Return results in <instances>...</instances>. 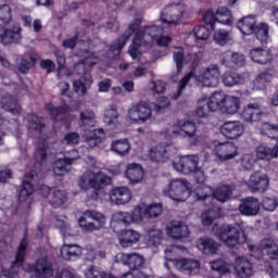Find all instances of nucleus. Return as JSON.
<instances>
[{
	"instance_id": "obj_44",
	"label": "nucleus",
	"mask_w": 278,
	"mask_h": 278,
	"mask_svg": "<svg viewBox=\"0 0 278 278\" xmlns=\"http://www.w3.org/2000/svg\"><path fill=\"white\" fill-rule=\"evenodd\" d=\"M1 105L3 108V110H5L7 112H11V114H18L21 112V104L16 103V100H14V98H12V96L7 94L4 97L1 98Z\"/></svg>"
},
{
	"instance_id": "obj_14",
	"label": "nucleus",
	"mask_w": 278,
	"mask_h": 278,
	"mask_svg": "<svg viewBox=\"0 0 278 278\" xmlns=\"http://www.w3.org/2000/svg\"><path fill=\"white\" fill-rule=\"evenodd\" d=\"M109 197L114 205H127L134 199L131 189L128 187H115L109 192Z\"/></svg>"
},
{
	"instance_id": "obj_47",
	"label": "nucleus",
	"mask_w": 278,
	"mask_h": 278,
	"mask_svg": "<svg viewBox=\"0 0 278 278\" xmlns=\"http://www.w3.org/2000/svg\"><path fill=\"white\" fill-rule=\"evenodd\" d=\"M78 55L83 58L80 60V63L78 64H83L85 68H91V66H94V64H99L101 62V59H99V55L94 53H90L86 50L84 52H79Z\"/></svg>"
},
{
	"instance_id": "obj_10",
	"label": "nucleus",
	"mask_w": 278,
	"mask_h": 278,
	"mask_svg": "<svg viewBox=\"0 0 278 278\" xmlns=\"http://www.w3.org/2000/svg\"><path fill=\"white\" fill-rule=\"evenodd\" d=\"M26 252L27 239H23L16 252L15 261L12 264L11 271L5 270L2 266H0V278H16L18 275V270H16V268H21V266H23V263L25 262Z\"/></svg>"
},
{
	"instance_id": "obj_37",
	"label": "nucleus",
	"mask_w": 278,
	"mask_h": 278,
	"mask_svg": "<svg viewBox=\"0 0 278 278\" xmlns=\"http://www.w3.org/2000/svg\"><path fill=\"white\" fill-rule=\"evenodd\" d=\"M260 249L266 251L267 257L273 262L278 260V245L273 239H264L261 241Z\"/></svg>"
},
{
	"instance_id": "obj_2",
	"label": "nucleus",
	"mask_w": 278,
	"mask_h": 278,
	"mask_svg": "<svg viewBox=\"0 0 278 278\" xmlns=\"http://www.w3.org/2000/svg\"><path fill=\"white\" fill-rule=\"evenodd\" d=\"M218 77H220V72L218 71H193L186 75L179 83L178 91L173 96V99H179L184 88L188 86V81L194 79L199 86H206L207 88H213L218 85Z\"/></svg>"
},
{
	"instance_id": "obj_61",
	"label": "nucleus",
	"mask_w": 278,
	"mask_h": 278,
	"mask_svg": "<svg viewBox=\"0 0 278 278\" xmlns=\"http://www.w3.org/2000/svg\"><path fill=\"white\" fill-rule=\"evenodd\" d=\"M192 34L195 39L198 40H207L210 36H212V33L210 31V28L205 26H195L192 30Z\"/></svg>"
},
{
	"instance_id": "obj_27",
	"label": "nucleus",
	"mask_w": 278,
	"mask_h": 278,
	"mask_svg": "<svg viewBox=\"0 0 278 278\" xmlns=\"http://www.w3.org/2000/svg\"><path fill=\"white\" fill-rule=\"evenodd\" d=\"M128 225H131V213L117 212L113 214L111 227L114 231H118V229L127 227Z\"/></svg>"
},
{
	"instance_id": "obj_12",
	"label": "nucleus",
	"mask_w": 278,
	"mask_h": 278,
	"mask_svg": "<svg viewBox=\"0 0 278 278\" xmlns=\"http://www.w3.org/2000/svg\"><path fill=\"white\" fill-rule=\"evenodd\" d=\"M168 136H179L180 138H197V124L180 119L167 130Z\"/></svg>"
},
{
	"instance_id": "obj_35",
	"label": "nucleus",
	"mask_w": 278,
	"mask_h": 278,
	"mask_svg": "<svg viewBox=\"0 0 278 278\" xmlns=\"http://www.w3.org/2000/svg\"><path fill=\"white\" fill-rule=\"evenodd\" d=\"M90 86H92V76L90 73L86 72L80 79L74 80V92H80V94L84 96L88 92Z\"/></svg>"
},
{
	"instance_id": "obj_19",
	"label": "nucleus",
	"mask_w": 278,
	"mask_h": 278,
	"mask_svg": "<svg viewBox=\"0 0 278 278\" xmlns=\"http://www.w3.org/2000/svg\"><path fill=\"white\" fill-rule=\"evenodd\" d=\"M216 155L224 162L238 157V147L231 142L218 143L215 148Z\"/></svg>"
},
{
	"instance_id": "obj_39",
	"label": "nucleus",
	"mask_w": 278,
	"mask_h": 278,
	"mask_svg": "<svg viewBox=\"0 0 278 278\" xmlns=\"http://www.w3.org/2000/svg\"><path fill=\"white\" fill-rule=\"evenodd\" d=\"M227 96L223 92H214L207 103V108L210 112H218V110H223L225 105V99Z\"/></svg>"
},
{
	"instance_id": "obj_28",
	"label": "nucleus",
	"mask_w": 278,
	"mask_h": 278,
	"mask_svg": "<svg viewBox=\"0 0 278 278\" xmlns=\"http://www.w3.org/2000/svg\"><path fill=\"white\" fill-rule=\"evenodd\" d=\"M250 58L255 64H268L273 60V54L268 49L254 48L250 51Z\"/></svg>"
},
{
	"instance_id": "obj_32",
	"label": "nucleus",
	"mask_w": 278,
	"mask_h": 278,
	"mask_svg": "<svg viewBox=\"0 0 278 278\" xmlns=\"http://www.w3.org/2000/svg\"><path fill=\"white\" fill-rule=\"evenodd\" d=\"M75 160H77V157H64L55 161L53 167L54 175H56V177H62L63 175H66V173H70L71 166Z\"/></svg>"
},
{
	"instance_id": "obj_52",
	"label": "nucleus",
	"mask_w": 278,
	"mask_h": 278,
	"mask_svg": "<svg viewBox=\"0 0 278 278\" xmlns=\"http://www.w3.org/2000/svg\"><path fill=\"white\" fill-rule=\"evenodd\" d=\"M213 38L214 41L220 47H225V45H228V42H231V40H233V36H231V33L226 29L216 30Z\"/></svg>"
},
{
	"instance_id": "obj_15",
	"label": "nucleus",
	"mask_w": 278,
	"mask_h": 278,
	"mask_svg": "<svg viewBox=\"0 0 278 278\" xmlns=\"http://www.w3.org/2000/svg\"><path fill=\"white\" fill-rule=\"evenodd\" d=\"M174 168L178 173L190 175V173H197L199 169V157L197 155H187L180 157L179 162L173 163Z\"/></svg>"
},
{
	"instance_id": "obj_3",
	"label": "nucleus",
	"mask_w": 278,
	"mask_h": 278,
	"mask_svg": "<svg viewBox=\"0 0 278 278\" xmlns=\"http://www.w3.org/2000/svg\"><path fill=\"white\" fill-rule=\"evenodd\" d=\"M179 249V245H170L166 248L164 251L166 262H170V264L181 273H186L187 275H197L201 268V263L193 258L175 260V253H177Z\"/></svg>"
},
{
	"instance_id": "obj_1",
	"label": "nucleus",
	"mask_w": 278,
	"mask_h": 278,
	"mask_svg": "<svg viewBox=\"0 0 278 278\" xmlns=\"http://www.w3.org/2000/svg\"><path fill=\"white\" fill-rule=\"evenodd\" d=\"M186 16L185 4H174L166 8L161 14V22L155 24L142 25V20L136 18L129 26L125 35L119 37L109 49L106 58H116L121 55L123 47H125L129 36L135 35L132 43L128 49V53L132 60H136L140 53L148 51L151 42H156L159 47H166L170 42V38L164 35V27L160 25H179L181 17Z\"/></svg>"
},
{
	"instance_id": "obj_41",
	"label": "nucleus",
	"mask_w": 278,
	"mask_h": 278,
	"mask_svg": "<svg viewBox=\"0 0 278 278\" xmlns=\"http://www.w3.org/2000/svg\"><path fill=\"white\" fill-rule=\"evenodd\" d=\"M229 60L235 64V66H238L239 68L244 66L245 58L239 52H225L222 55L223 64H226V66H229Z\"/></svg>"
},
{
	"instance_id": "obj_23",
	"label": "nucleus",
	"mask_w": 278,
	"mask_h": 278,
	"mask_svg": "<svg viewBox=\"0 0 278 278\" xmlns=\"http://www.w3.org/2000/svg\"><path fill=\"white\" fill-rule=\"evenodd\" d=\"M243 216H256L260 213V201L256 198H247L239 206Z\"/></svg>"
},
{
	"instance_id": "obj_62",
	"label": "nucleus",
	"mask_w": 278,
	"mask_h": 278,
	"mask_svg": "<svg viewBox=\"0 0 278 278\" xmlns=\"http://www.w3.org/2000/svg\"><path fill=\"white\" fill-rule=\"evenodd\" d=\"M147 218H157L162 214V204H146Z\"/></svg>"
},
{
	"instance_id": "obj_11",
	"label": "nucleus",
	"mask_w": 278,
	"mask_h": 278,
	"mask_svg": "<svg viewBox=\"0 0 278 278\" xmlns=\"http://www.w3.org/2000/svg\"><path fill=\"white\" fill-rule=\"evenodd\" d=\"M24 270L30 275V278H47L53 276V266L47 258H39L35 265H27Z\"/></svg>"
},
{
	"instance_id": "obj_31",
	"label": "nucleus",
	"mask_w": 278,
	"mask_h": 278,
	"mask_svg": "<svg viewBox=\"0 0 278 278\" xmlns=\"http://www.w3.org/2000/svg\"><path fill=\"white\" fill-rule=\"evenodd\" d=\"M83 253L81 247L78 244H66L61 247V257L66 261L77 260Z\"/></svg>"
},
{
	"instance_id": "obj_45",
	"label": "nucleus",
	"mask_w": 278,
	"mask_h": 278,
	"mask_svg": "<svg viewBox=\"0 0 278 278\" xmlns=\"http://www.w3.org/2000/svg\"><path fill=\"white\" fill-rule=\"evenodd\" d=\"M216 22L220 23L222 25H232L233 23V15H231V11L227 9V7H219L216 10Z\"/></svg>"
},
{
	"instance_id": "obj_6",
	"label": "nucleus",
	"mask_w": 278,
	"mask_h": 278,
	"mask_svg": "<svg viewBox=\"0 0 278 278\" xmlns=\"http://www.w3.org/2000/svg\"><path fill=\"white\" fill-rule=\"evenodd\" d=\"M108 219L101 212L94 210H88L83 213V216L78 220L79 227L83 231H101L105 227Z\"/></svg>"
},
{
	"instance_id": "obj_55",
	"label": "nucleus",
	"mask_w": 278,
	"mask_h": 278,
	"mask_svg": "<svg viewBox=\"0 0 278 278\" xmlns=\"http://www.w3.org/2000/svg\"><path fill=\"white\" fill-rule=\"evenodd\" d=\"M66 201H68V197L66 195V191L62 190H54L50 199V203L53 207H62Z\"/></svg>"
},
{
	"instance_id": "obj_21",
	"label": "nucleus",
	"mask_w": 278,
	"mask_h": 278,
	"mask_svg": "<svg viewBox=\"0 0 278 278\" xmlns=\"http://www.w3.org/2000/svg\"><path fill=\"white\" fill-rule=\"evenodd\" d=\"M140 232L134 229H126L121 232L118 237V242L123 249H129V247L138 244V242H140Z\"/></svg>"
},
{
	"instance_id": "obj_53",
	"label": "nucleus",
	"mask_w": 278,
	"mask_h": 278,
	"mask_svg": "<svg viewBox=\"0 0 278 278\" xmlns=\"http://www.w3.org/2000/svg\"><path fill=\"white\" fill-rule=\"evenodd\" d=\"M49 153H53V151H51V147H49V143H39L37 147V151L35 152V161L38 162V164H42V162L47 160Z\"/></svg>"
},
{
	"instance_id": "obj_50",
	"label": "nucleus",
	"mask_w": 278,
	"mask_h": 278,
	"mask_svg": "<svg viewBox=\"0 0 278 278\" xmlns=\"http://www.w3.org/2000/svg\"><path fill=\"white\" fill-rule=\"evenodd\" d=\"M26 121L28 129L34 131H42L46 127L45 119L36 114L28 115Z\"/></svg>"
},
{
	"instance_id": "obj_63",
	"label": "nucleus",
	"mask_w": 278,
	"mask_h": 278,
	"mask_svg": "<svg viewBox=\"0 0 278 278\" xmlns=\"http://www.w3.org/2000/svg\"><path fill=\"white\" fill-rule=\"evenodd\" d=\"M0 21L10 23L12 21V9L8 4H0Z\"/></svg>"
},
{
	"instance_id": "obj_16",
	"label": "nucleus",
	"mask_w": 278,
	"mask_h": 278,
	"mask_svg": "<svg viewBox=\"0 0 278 278\" xmlns=\"http://www.w3.org/2000/svg\"><path fill=\"white\" fill-rule=\"evenodd\" d=\"M166 233L174 240H181L190 236V229L184 222L174 220L166 226Z\"/></svg>"
},
{
	"instance_id": "obj_20",
	"label": "nucleus",
	"mask_w": 278,
	"mask_h": 278,
	"mask_svg": "<svg viewBox=\"0 0 278 278\" xmlns=\"http://www.w3.org/2000/svg\"><path fill=\"white\" fill-rule=\"evenodd\" d=\"M117 260L130 270H138L144 264V258L138 253H122L117 255Z\"/></svg>"
},
{
	"instance_id": "obj_29",
	"label": "nucleus",
	"mask_w": 278,
	"mask_h": 278,
	"mask_svg": "<svg viewBox=\"0 0 278 278\" xmlns=\"http://www.w3.org/2000/svg\"><path fill=\"white\" fill-rule=\"evenodd\" d=\"M245 77H248L247 74L238 73L236 71H227L222 75V81L228 88H231L232 86H238V84L244 81Z\"/></svg>"
},
{
	"instance_id": "obj_13",
	"label": "nucleus",
	"mask_w": 278,
	"mask_h": 278,
	"mask_svg": "<svg viewBox=\"0 0 278 278\" xmlns=\"http://www.w3.org/2000/svg\"><path fill=\"white\" fill-rule=\"evenodd\" d=\"M247 186L251 192H266L270 187V178L262 172H254L250 176Z\"/></svg>"
},
{
	"instance_id": "obj_9",
	"label": "nucleus",
	"mask_w": 278,
	"mask_h": 278,
	"mask_svg": "<svg viewBox=\"0 0 278 278\" xmlns=\"http://www.w3.org/2000/svg\"><path fill=\"white\" fill-rule=\"evenodd\" d=\"M153 111L144 101L132 103L127 110V118L130 123H147V121H151Z\"/></svg>"
},
{
	"instance_id": "obj_58",
	"label": "nucleus",
	"mask_w": 278,
	"mask_h": 278,
	"mask_svg": "<svg viewBox=\"0 0 278 278\" xmlns=\"http://www.w3.org/2000/svg\"><path fill=\"white\" fill-rule=\"evenodd\" d=\"M55 227L60 230L63 238H66L67 236H75V231L71 227V224L62 220V219H55L54 222Z\"/></svg>"
},
{
	"instance_id": "obj_46",
	"label": "nucleus",
	"mask_w": 278,
	"mask_h": 278,
	"mask_svg": "<svg viewBox=\"0 0 278 278\" xmlns=\"http://www.w3.org/2000/svg\"><path fill=\"white\" fill-rule=\"evenodd\" d=\"M168 159V148L165 146H156L150 150V160L152 162H164Z\"/></svg>"
},
{
	"instance_id": "obj_25",
	"label": "nucleus",
	"mask_w": 278,
	"mask_h": 278,
	"mask_svg": "<svg viewBox=\"0 0 278 278\" xmlns=\"http://www.w3.org/2000/svg\"><path fill=\"white\" fill-rule=\"evenodd\" d=\"M237 27L243 36H251L257 27V17L255 15L245 16L237 23Z\"/></svg>"
},
{
	"instance_id": "obj_57",
	"label": "nucleus",
	"mask_w": 278,
	"mask_h": 278,
	"mask_svg": "<svg viewBox=\"0 0 278 278\" xmlns=\"http://www.w3.org/2000/svg\"><path fill=\"white\" fill-rule=\"evenodd\" d=\"M104 123L112 127H116L118 125V111L116 109H108L104 112Z\"/></svg>"
},
{
	"instance_id": "obj_36",
	"label": "nucleus",
	"mask_w": 278,
	"mask_h": 278,
	"mask_svg": "<svg viewBox=\"0 0 278 278\" xmlns=\"http://www.w3.org/2000/svg\"><path fill=\"white\" fill-rule=\"evenodd\" d=\"M256 129L257 131H260L261 136H266L267 138H271L273 140H278V124L264 122L262 124H258Z\"/></svg>"
},
{
	"instance_id": "obj_8",
	"label": "nucleus",
	"mask_w": 278,
	"mask_h": 278,
	"mask_svg": "<svg viewBox=\"0 0 278 278\" xmlns=\"http://www.w3.org/2000/svg\"><path fill=\"white\" fill-rule=\"evenodd\" d=\"M108 184H112V178L105 176L102 172L87 170L78 179V186L81 190H90V188L99 190V188L108 186Z\"/></svg>"
},
{
	"instance_id": "obj_60",
	"label": "nucleus",
	"mask_w": 278,
	"mask_h": 278,
	"mask_svg": "<svg viewBox=\"0 0 278 278\" xmlns=\"http://www.w3.org/2000/svg\"><path fill=\"white\" fill-rule=\"evenodd\" d=\"M255 162H257V157H255L254 154H243L240 159V165L244 170H253Z\"/></svg>"
},
{
	"instance_id": "obj_38",
	"label": "nucleus",
	"mask_w": 278,
	"mask_h": 278,
	"mask_svg": "<svg viewBox=\"0 0 278 278\" xmlns=\"http://www.w3.org/2000/svg\"><path fill=\"white\" fill-rule=\"evenodd\" d=\"M256 155L258 160H273V157H278V141L276 143V146L270 149L268 148V146L266 144H260L256 148Z\"/></svg>"
},
{
	"instance_id": "obj_51",
	"label": "nucleus",
	"mask_w": 278,
	"mask_h": 278,
	"mask_svg": "<svg viewBox=\"0 0 278 278\" xmlns=\"http://www.w3.org/2000/svg\"><path fill=\"white\" fill-rule=\"evenodd\" d=\"M232 192L233 189L230 186L224 185L213 192V197L220 203H226L228 199H231Z\"/></svg>"
},
{
	"instance_id": "obj_24",
	"label": "nucleus",
	"mask_w": 278,
	"mask_h": 278,
	"mask_svg": "<svg viewBox=\"0 0 278 278\" xmlns=\"http://www.w3.org/2000/svg\"><path fill=\"white\" fill-rule=\"evenodd\" d=\"M218 242L208 237L200 238L197 241V248L202 251L204 255H216L218 252Z\"/></svg>"
},
{
	"instance_id": "obj_7",
	"label": "nucleus",
	"mask_w": 278,
	"mask_h": 278,
	"mask_svg": "<svg viewBox=\"0 0 278 278\" xmlns=\"http://www.w3.org/2000/svg\"><path fill=\"white\" fill-rule=\"evenodd\" d=\"M201 58H203L201 51H187L184 50V48H177L173 53V60L176 64L177 71L184 70L185 66H189V68H197V66L201 64Z\"/></svg>"
},
{
	"instance_id": "obj_64",
	"label": "nucleus",
	"mask_w": 278,
	"mask_h": 278,
	"mask_svg": "<svg viewBox=\"0 0 278 278\" xmlns=\"http://www.w3.org/2000/svg\"><path fill=\"white\" fill-rule=\"evenodd\" d=\"M266 270L269 277L278 278V263L277 262H268L266 265Z\"/></svg>"
},
{
	"instance_id": "obj_22",
	"label": "nucleus",
	"mask_w": 278,
	"mask_h": 278,
	"mask_svg": "<svg viewBox=\"0 0 278 278\" xmlns=\"http://www.w3.org/2000/svg\"><path fill=\"white\" fill-rule=\"evenodd\" d=\"M235 270L241 278L253 277V263L244 256H239L235 262Z\"/></svg>"
},
{
	"instance_id": "obj_54",
	"label": "nucleus",
	"mask_w": 278,
	"mask_h": 278,
	"mask_svg": "<svg viewBox=\"0 0 278 278\" xmlns=\"http://www.w3.org/2000/svg\"><path fill=\"white\" fill-rule=\"evenodd\" d=\"M195 197L198 201L214 199V190L207 185H200L195 188Z\"/></svg>"
},
{
	"instance_id": "obj_4",
	"label": "nucleus",
	"mask_w": 278,
	"mask_h": 278,
	"mask_svg": "<svg viewBox=\"0 0 278 278\" xmlns=\"http://www.w3.org/2000/svg\"><path fill=\"white\" fill-rule=\"evenodd\" d=\"M219 239L226 247L233 249L238 244H244L249 237H247L240 224H225L219 229Z\"/></svg>"
},
{
	"instance_id": "obj_56",
	"label": "nucleus",
	"mask_w": 278,
	"mask_h": 278,
	"mask_svg": "<svg viewBox=\"0 0 278 278\" xmlns=\"http://www.w3.org/2000/svg\"><path fill=\"white\" fill-rule=\"evenodd\" d=\"M269 81H273V75L269 72H263L254 80V87L256 90H264Z\"/></svg>"
},
{
	"instance_id": "obj_48",
	"label": "nucleus",
	"mask_w": 278,
	"mask_h": 278,
	"mask_svg": "<svg viewBox=\"0 0 278 278\" xmlns=\"http://www.w3.org/2000/svg\"><path fill=\"white\" fill-rule=\"evenodd\" d=\"M79 118H80V127L83 129H91V127H94L97 123V121L94 119L96 115L90 110L80 112Z\"/></svg>"
},
{
	"instance_id": "obj_30",
	"label": "nucleus",
	"mask_w": 278,
	"mask_h": 278,
	"mask_svg": "<svg viewBox=\"0 0 278 278\" xmlns=\"http://www.w3.org/2000/svg\"><path fill=\"white\" fill-rule=\"evenodd\" d=\"M126 177L130 184H140L142 177H144V169H142L140 164L130 163L126 169Z\"/></svg>"
},
{
	"instance_id": "obj_34",
	"label": "nucleus",
	"mask_w": 278,
	"mask_h": 278,
	"mask_svg": "<svg viewBox=\"0 0 278 278\" xmlns=\"http://www.w3.org/2000/svg\"><path fill=\"white\" fill-rule=\"evenodd\" d=\"M46 112H48L53 121L58 123L60 121H64V116L71 112V108L67 104H64L63 106H53L52 104H48L46 105Z\"/></svg>"
},
{
	"instance_id": "obj_42",
	"label": "nucleus",
	"mask_w": 278,
	"mask_h": 278,
	"mask_svg": "<svg viewBox=\"0 0 278 278\" xmlns=\"http://www.w3.org/2000/svg\"><path fill=\"white\" fill-rule=\"evenodd\" d=\"M111 151L124 157V155H127L131 151V144H129L127 139L115 140L111 143Z\"/></svg>"
},
{
	"instance_id": "obj_5",
	"label": "nucleus",
	"mask_w": 278,
	"mask_h": 278,
	"mask_svg": "<svg viewBox=\"0 0 278 278\" xmlns=\"http://www.w3.org/2000/svg\"><path fill=\"white\" fill-rule=\"evenodd\" d=\"M163 194L169 197L173 201L184 203L190 198V182L184 178L173 179L163 189Z\"/></svg>"
},
{
	"instance_id": "obj_59",
	"label": "nucleus",
	"mask_w": 278,
	"mask_h": 278,
	"mask_svg": "<svg viewBox=\"0 0 278 278\" xmlns=\"http://www.w3.org/2000/svg\"><path fill=\"white\" fill-rule=\"evenodd\" d=\"M34 194V185L29 180H24L23 187L20 190V201H27Z\"/></svg>"
},
{
	"instance_id": "obj_49",
	"label": "nucleus",
	"mask_w": 278,
	"mask_h": 278,
	"mask_svg": "<svg viewBox=\"0 0 278 278\" xmlns=\"http://www.w3.org/2000/svg\"><path fill=\"white\" fill-rule=\"evenodd\" d=\"M144 217L147 218V204L141 203L132 210L130 214V223H136L138 225L144 220Z\"/></svg>"
},
{
	"instance_id": "obj_40",
	"label": "nucleus",
	"mask_w": 278,
	"mask_h": 278,
	"mask_svg": "<svg viewBox=\"0 0 278 278\" xmlns=\"http://www.w3.org/2000/svg\"><path fill=\"white\" fill-rule=\"evenodd\" d=\"M222 110L223 112H226V114H238L240 110V98L236 96H226Z\"/></svg>"
},
{
	"instance_id": "obj_18",
	"label": "nucleus",
	"mask_w": 278,
	"mask_h": 278,
	"mask_svg": "<svg viewBox=\"0 0 278 278\" xmlns=\"http://www.w3.org/2000/svg\"><path fill=\"white\" fill-rule=\"evenodd\" d=\"M262 116H264V109L260 103L255 102L249 103L242 112V118L247 123H257L262 121Z\"/></svg>"
},
{
	"instance_id": "obj_17",
	"label": "nucleus",
	"mask_w": 278,
	"mask_h": 278,
	"mask_svg": "<svg viewBox=\"0 0 278 278\" xmlns=\"http://www.w3.org/2000/svg\"><path fill=\"white\" fill-rule=\"evenodd\" d=\"M220 131L228 140H236L244 134V125L238 121L226 122L223 124Z\"/></svg>"
},
{
	"instance_id": "obj_33",
	"label": "nucleus",
	"mask_w": 278,
	"mask_h": 278,
	"mask_svg": "<svg viewBox=\"0 0 278 278\" xmlns=\"http://www.w3.org/2000/svg\"><path fill=\"white\" fill-rule=\"evenodd\" d=\"M162 238H164L162 230L157 228H151L150 230H148V233L146 235V245L149 249L160 247L162 244Z\"/></svg>"
},
{
	"instance_id": "obj_26",
	"label": "nucleus",
	"mask_w": 278,
	"mask_h": 278,
	"mask_svg": "<svg viewBox=\"0 0 278 278\" xmlns=\"http://www.w3.org/2000/svg\"><path fill=\"white\" fill-rule=\"evenodd\" d=\"M21 40V28L20 26L13 27V29H0V42L2 45H12Z\"/></svg>"
},
{
	"instance_id": "obj_43",
	"label": "nucleus",
	"mask_w": 278,
	"mask_h": 278,
	"mask_svg": "<svg viewBox=\"0 0 278 278\" xmlns=\"http://www.w3.org/2000/svg\"><path fill=\"white\" fill-rule=\"evenodd\" d=\"M253 34L263 45H268V42H270V29L268 28V24L260 23L255 26Z\"/></svg>"
}]
</instances>
